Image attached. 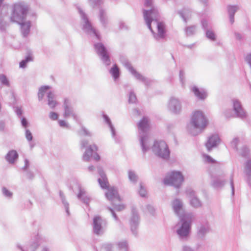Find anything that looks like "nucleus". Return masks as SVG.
I'll return each mask as SVG.
<instances>
[{"instance_id": "f257e3e1", "label": "nucleus", "mask_w": 251, "mask_h": 251, "mask_svg": "<svg viewBox=\"0 0 251 251\" xmlns=\"http://www.w3.org/2000/svg\"><path fill=\"white\" fill-rule=\"evenodd\" d=\"M144 6L150 8V10H143V16L154 38L157 41L164 39L166 33L165 25L158 21V11L153 5V0H145Z\"/></svg>"}, {"instance_id": "f03ea898", "label": "nucleus", "mask_w": 251, "mask_h": 251, "mask_svg": "<svg viewBox=\"0 0 251 251\" xmlns=\"http://www.w3.org/2000/svg\"><path fill=\"white\" fill-rule=\"evenodd\" d=\"M207 125V121L203 113L200 111H196L193 113L187 129L191 135L196 136L205 128Z\"/></svg>"}, {"instance_id": "7ed1b4c3", "label": "nucleus", "mask_w": 251, "mask_h": 251, "mask_svg": "<svg viewBox=\"0 0 251 251\" xmlns=\"http://www.w3.org/2000/svg\"><path fill=\"white\" fill-rule=\"evenodd\" d=\"M139 129V141L140 146L144 154L150 149V140L147 134V131L150 127L149 120L147 117H144L138 123Z\"/></svg>"}, {"instance_id": "20e7f679", "label": "nucleus", "mask_w": 251, "mask_h": 251, "mask_svg": "<svg viewBox=\"0 0 251 251\" xmlns=\"http://www.w3.org/2000/svg\"><path fill=\"white\" fill-rule=\"evenodd\" d=\"M29 11L28 5L25 2H18L14 4L10 16L12 22L18 23L25 21Z\"/></svg>"}, {"instance_id": "39448f33", "label": "nucleus", "mask_w": 251, "mask_h": 251, "mask_svg": "<svg viewBox=\"0 0 251 251\" xmlns=\"http://www.w3.org/2000/svg\"><path fill=\"white\" fill-rule=\"evenodd\" d=\"M181 226L176 233L181 240H186L189 236L192 221V214H185L180 216Z\"/></svg>"}, {"instance_id": "423d86ee", "label": "nucleus", "mask_w": 251, "mask_h": 251, "mask_svg": "<svg viewBox=\"0 0 251 251\" xmlns=\"http://www.w3.org/2000/svg\"><path fill=\"white\" fill-rule=\"evenodd\" d=\"M77 8L82 22V28L83 31L87 35L95 36L98 40H100V35L93 26L87 15L80 7H77Z\"/></svg>"}, {"instance_id": "0eeeda50", "label": "nucleus", "mask_w": 251, "mask_h": 251, "mask_svg": "<svg viewBox=\"0 0 251 251\" xmlns=\"http://www.w3.org/2000/svg\"><path fill=\"white\" fill-rule=\"evenodd\" d=\"M151 149L155 155L164 160H168L170 158V150L167 144L164 141H155Z\"/></svg>"}, {"instance_id": "6e6552de", "label": "nucleus", "mask_w": 251, "mask_h": 251, "mask_svg": "<svg viewBox=\"0 0 251 251\" xmlns=\"http://www.w3.org/2000/svg\"><path fill=\"white\" fill-rule=\"evenodd\" d=\"M184 180V176L180 172L173 171L164 178L163 182L165 185L174 186L178 188Z\"/></svg>"}, {"instance_id": "1a4fd4ad", "label": "nucleus", "mask_w": 251, "mask_h": 251, "mask_svg": "<svg viewBox=\"0 0 251 251\" xmlns=\"http://www.w3.org/2000/svg\"><path fill=\"white\" fill-rule=\"evenodd\" d=\"M107 222L106 219H103L101 216L97 215L93 219V232L98 236L103 235L106 230Z\"/></svg>"}, {"instance_id": "9d476101", "label": "nucleus", "mask_w": 251, "mask_h": 251, "mask_svg": "<svg viewBox=\"0 0 251 251\" xmlns=\"http://www.w3.org/2000/svg\"><path fill=\"white\" fill-rule=\"evenodd\" d=\"M94 49L97 54L100 56L102 63L106 66L110 65L111 61L108 51L102 43H95Z\"/></svg>"}, {"instance_id": "9b49d317", "label": "nucleus", "mask_w": 251, "mask_h": 251, "mask_svg": "<svg viewBox=\"0 0 251 251\" xmlns=\"http://www.w3.org/2000/svg\"><path fill=\"white\" fill-rule=\"evenodd\" d=\"M211 176L213 178L211 185L215 189L222 188L227 182L225 174L222 170L218 169L215 172L212 173Z\"/></svg>"}, {"instance_id": "f8f14e48", "label": "nucleus", "mask_w": 251, "mask_h": 251, "mask_svg": "<svg viewBox=\"0 0 251 251\" xmlns=\"http://www.w3.org/2000/svg\"><path fill=\"white\" fill-rule=\"evenodd\" d=\"M124 66L130 72V73L138 80L142 82L147 86H150L152 80L143 76L142 75L138 72L132 66L131 63L127 60L123 62Z\"/></svg>"}, {"instance_id": "ddd939ff", "label": "nucleus", "mask_w": 251, "mask_h": 251, "mask_svg": "<svg viewBox=\"0 0 251 251\" xmlns=\"http://www.w3.org/2000/svg\"><path fill=\"white\" fill-rule=\"evenodd\" d=\"M139 224L140 217L137 210L133 206L131 209V214L129 219V225L130 230L135 237L138 235V228Z\"/></svg>"}, {"instance_id": "4468645a", "label": "nucleus", "mask_w": 251, "mask_h": 251, "mask_svg": "<svg viewBox=\"0 0 251 251\" xmlns=\"http://www.w3.org/2000/svg\"><path fill=\"white\" fill-rule=\"evenodd\" d=\"M29 14L30 16V20H28L27 21H25V20L17 23L18 24L20 25L21 33L24 37H26L28 35L31 26V21L35 20L36 18L35 13L33 12Z\"/></svg>"}, {"instance_id": "2eb2a0df", "label": "nucleus", "mask_w": 251, "mask_h": 251, "mask_svg": "<svg viewBox=\"0 0 251 251\" xmlns=\"http://www.w3.org/2000/svg\"><path fill=\"white\" fill-rule=\"evenodd\" d=\"M98 147L95 144L89 146L86 149L83 155V160L85 161H89L91 157H93L96 161L100 159V156L97 153Z\"/></svg>"}, {"instance_id": "dca6fc26", "label": "nucleus", "mask_w": 251, "mask_h": 251, "mask_svg": "<svg viewBox=\"0 0 251 251\" xmlns=\"http://www.w3.org/2000/svg\"><path fill=\"white\" fill-rule=\"evenodd\" d=\"M63 108L64 110V117L67 118L69 116H72L75 120H77V115L74 112V108L69 99H65L64 100Z\"/></svg>"}, {"instance_id": "f3484780", "label": "nucleus", "mask_w": 251, "mask_h": 251, "mask_svg": "<svg viewBox=\"0 0 251 251\" xmlns=\"http://www.w3.org/2000/svg\"><path fill=\"white\" fill-rule=\"evenodd\" d=\"M168 107L169 110L174 114H179L181 110V103L180 100L174 97L170 99Z\"/></svg>"}, {"instance_id": "a211bd4d", "label": "nucleus", "mask_w": 251, "mask_h": 251, "mask_svg": "<svg viewBox=\"0 0 251 251\" xmlns=\"http://www.w3.org/2000/svg\"><path fill=\"white\" fill-rule=\"evenodd\" d=\"M172 207L175 214L180 219V216L190 213H185L183 208V203L181 200L178 199H175L172 203Z\"/></svg>"}, {"instance_id": "6ab92c4d", "label": "nucleus", "mask_w": 251, "mask_h": 251, "mask_svg": "<svg viewBox=\"0 0 251 251\" xmlns=\"http://www.w3.org/2000/svg\"><path fill=\"white\" fill-rule=\"evenodd\" d=\"M97 169L98 174L100 176V177L98 179L100 187L103 189H108L109 188L108 179L102 167L99 166L97 167Z\"/></svg>"}, {"instance_id": "aec40b11", "label": "nucleus", "mask_w": 251, "mask_h": 251, "mask_svg": "<svg viewBox=\"0 0 251 251\" xmlns=\"http://www.w3.org/2000/svg\"><path fill=\"white\" fill-rule=\"evenodd\" d=\"M220 138L217 135H212L209 137L205 146L208 151H210L212 148L216 147L220 143Z\"/></svg>"}, {"instance_id": "412c9836", "label": "nucleus", "mask_w": 251, "mask_h": 251, "mask_svg": "<svg viewBox=\"0 0 251 251\" xmlns=\"http://www.w3.org/2000/svg\"><path fill=\"white\" fill-rule=\"evenodd\" d=\"M107 192L105 193V197L112 203L114 200H117L118 201H121V198L118 194L117 189L114 187L108 188Z\"/></svg>"}, {"instance_id": "4be33fe9", "label": "nucleus", "mask_w": 251, "mask_h": 251, "mask_svg": "<svg viewBox=\"0 0 251 251\" xmlns=\"http://www.w3.org/2000/svg\"><path fill=\"white\" fill-rule=\"evenodd\" d=\"M190 196V203L192 206L198 208L202 206L201 201L198 198L196 193L193 190L188 191Z\"/></svg>"}, {"instance_id": "5701e85b", "label": "nucleus", "mask_w": 251, "mask_h": 251, "mask_svg": "<svg viewBox=\"0 0 251 251\" xmlns=\"http://www.w3.org/2000/svg\"><path fill=\"white\" fill-rule=\"evenodd\" d=\"M77 198L82 201L86 205H88L90 201L91 198L86 195V191L84 189L79 186V193L77 196Z\"/></svg>"}, {"instance_id": "b1692460", "label": "nucleus", "mask_w": 251, "mask_h": 251, "mask_svg": "<svg viewBox=\"0 0 251 251\" xmlns=\"http://www.w3.org/2000/svg\"><path fill=\"white\" fill-rule=\"evenodd\" d=\"M248 115L243 108L240 101L236 100V117L240 118L245 120L247 118Z\"/></svg>"}, {"instance_id": "393cba45", "label": "nucleus", "mask_w": 251, "mask_h": 251, "mask_svg": "<svg viewBox=\"0 0 251 251\" xmlns=\"http://www.w3.org/2000/svg\"><path fill=\"white\" fill-rule=\"evenodd\" d=\"M195 95L199 99L201 100H204L206 97L207 94L205 90L203 89H200L196 86H194L192 89Z\"/></svg>"}, {"instance_id": "a878e982", "label": "nucleus", "mask_w": 251, "mask_h": 251, "mask_svg": "<svg viewBox=\"0 0 251 251\" xmlns=\"http://www.w3.org/2000/svg\"><path fill=\"white\" fill-rule=\"evenodd\" d=\"M210 227L208 224L201 225L198 230V236L199 238H203L209 232Z\"/></svg>"}, {"instance_id": "bb28decb", "label": "nucleus", "mask_w": 251, "mask_h": 251, "mask_svg": "<svg viewBox=\"0 0 251 251\" xmlns=\"http://www.w3.org/2000/svg\"><path fill=\"white\" fill-rule=\"evenodd\" d=\"M245 172L248 177L247 182L251 187V159L248 160L246 163Z\"/></svg>"}, {"instance_id": "cd10ccee", "label": "nucleus", "mask_w": 251, "mask_h": 251, "mask_svg": "<svg viewBox=\"0 0 251 251\" xmlns=\"http://www.w3.org/2000/svg\"><path fill=\"white\" fill-rule=\"evenodd\" d=\"M18 157V154L16 151L11 150L7 153L5 156V159L9 163H13Z\"/></svg>"}, {"instance_id": "c85d7f7f", "label": "nucleus", "mask_w": 251, "mask_h": 251, "mask_svg": "<svg viewBox=\"0 0 251 251\" xmlns=\"http://www.w3.org/2000/svg\"><path fill=\"white\" fill-rule=\"evenodd\" d=\"M99 19L103 27H106L108 24V18L105 11L102 8L100 9Z\"/></svg>"}, {"instance_id": "c756f323", "label": "nucleus", "mask_w": 251, "mask_h": 251, "mask_svg": "<svg viewBox=\"0 0 251 251\" xmlns=\"http://www.w3.org/2000/svg\"><path fill=\"white\" fill-rule=\"evenodd\" d=\"M227 11L230 23L232 25L234 22V15L235 13V6L229 5L227 6Z\"/></svg>"}, {"instance_id": "7c9ffc66", "label": "nucleus", "mask_w": 251, "mask_h": 251, "mask_svg": "<svg viewBox=\"0 0 251 251\" xmlns=\"http://www.w3.org/2000/svg\"><path fill=\"white\" fill-rule=\"evenodd\" d=\"M103 118L105 123L108 125L110 129L113 138H115L116 136V130L113 125H112L110 118L107 115L104 114H103Z\"/></svg>"}, {"instance_id": "2f4dec72", "label": "nucleus", "mask_w": 251, "mask_h": 251, "mask_svg": "<svg viewBox=\"0 0 251 251\" xmlns=\"http://www.w3.org/2000/svg\"><path fill=\"white\" fill-rule=\"evenodd\" d=\"M114 79L116 80L120 76V70L116 64H114L109 71Z\"/></svg>"}, {"instance_id": "473e14b6", "label": "nucleus", "mask_w": 251, "mask_h": 251, "mask_svg": "<svg viewBox=\"0 0 251 251\" xmlns=\"http://www.w3.org/2000/svg\"><path fill=\"white\" fill-rule=\"evenodd\" d=\"M59 196L60 197V199L62 201V202L64 206V208L66 210V212L68 216H69L70 215V211H69V203L66 201L65 199V197L62 192L61 191H59Z\"/></svg>"}, {"instance_id": "72a5a7b5", "label": "nucleus", "mask_w": 251, "mask_h": 251, "mask_svg": "<svg viewBox=\"0 0 251 251\" xmlns=\"http://www.w3.org/2000/svg\"><path fill=\"white\" fill-rule=\"evenodd\" d=\"M50 89V87L48 85L42 86L39 88L38 93V97L39 101L43 100L46 91Z\"/></svg>"}, {"instance_id": "f704fd0d", "label": "nucleus", "mask_w": 251, "mask_h": 251, "mask_svg": "<svg viewBox=\"0 0 251 251\" xmlns=\"http://www.w3.org/2000/svg\"><path fill=\"white\" fill-rule=\"evenodd\" d=\"M233 109H227L224 112V115L226 118L233 117L235 113V100H232Z\"/></svg>"}, {"instance_id": "c9c22d12", "label": "nucleus", "mask_w": 251, "mask_h": 251, "mask_svg": "<svg viewBox=\"0 0 251 251\" xmlns=\"http://www.w3.org/2000/svg\"><path fill=\"white\" fill-rule=\"evenodd\" d=\"M190 11L186 8H184L183 10L178 11V14L180 16L185 23L187 22V19L190 16Z\"/></svg>"}, {"instance_id": "e433bc0d", "label": "nucleus", "mask_w": 251, "mask_h": 251, "mask_svg": "<svg viewBox=\"0 0 251 251\" xmlns=\"http://www.w3.org/2000/svg\"><path fill=\"white\" fill-rule=\"evenodd\" d=\"M196 30L197 26L196 25L187 26L185 28V34L187 36H192L196 33Z\"/></svg>"}, {"instance_id": "4c0bfd02", "label": "nucleus", "mask_w": 251, "mask_h": 251, "mask_svg": "<svg viewBox=\"0 0 251 251\" xmlns=\"http://www.w3.org/2000/svg\"><path fill=\"white\" fill-rule=\"evenodd\" d=\"M118 249L121 251H128V243L126 240L117 243Z\"/></svg>"}, {"instance_id": "58836bf2", "label": "nucleus", "mask_w": 251, "mask_h": 251, "mask_svg": "<svg viewBox=\"0 0 251 251\" xmlns=\"http://www.w3.org/2000/svg\"><path fill=\"white\" fill-rule=\"evenodd\" d=\"M128 178L131 182L136 183L138 181V176L135 174L134 172L129 170L128 172Z\"/></svg>"}, {"instance_id": "ea45409f", "label": "nucleus", "mask_w": 251, "mask_h": 251, "mask_svg": "<svg viewBox=\"0 0 251 251\" xmlns=\"http://www.w3.org/2000/svg\"><path fill=\"white\" fill-rule=\"evenodd\" d=\"M32 60V57L30 55H27L26 56L25 59L22 60L20 62V67L22 68H25L26 66L27 63Z\"/></svg>"}, {"instance_id": "a19ab883", "label": "nucleus", "mask_w": 251, "mask_h": 251, "mask_svg": "<svg viewBox=\"0 0 251 251\" xmlns=\"http://www.w3.org/2000/svg\"><path fill=\"white\" fill-rule=\"evenodd\" d=\"M205 36L209 40L214 41L216 40V35L214 32L209 29H207L205 31Z\"/></svg>"}, {"instance_id": "79ce46f5", "label": "nucleus", "mask_w": 251, "mask_h": 251, "mask_svg": "<svg viewBox=\"0 0 251 251\" xmlns=\"http://www.w3.org/2000/svg\"><path fill=\"white\" fill-rule=\"evenodd\" d=\"M137 101V98L134 91L131 90L128 95V102L129 103H134Z\"/></svg>"}, {"instance_id": "37998d69", "label": "nucleus", "mask_w": 251, "mask_h": 251, "mask_svg": "<svg viewBox=\"0 0 251 251\" xmlns=\"http://www.w3.org/2000/svg\"><path fill=\"white\" fill-rule=\"evenodd\" d=\"M0 82L3 84L7 87L10 86V83L7 79L6 76L5 75H0Z\"/></svg>"}, {"instance_id": "c03bdc74", "label": "nucleus", "mask_w": 251, "mask_h": 251, "mask_svg": "<svg viewBox=\"0 0 251 251\" xmlns=\"http://www.w3.org/2000/svg\"><path fill=\"white\" fill-rule=\"evenodd\" d=\"M89 4L93 7L100 5L103 3V0H88Z\"/></svg>"}, {"instance_id": "a18cd8bd", "label": "nucleus", "mask_w": 251, "mask_h": 251, "mask_svg": "<svg viewBox=\"0 0 251 251\" xmlns=\"http://www.w3.org/2000/svg\"><path fill=\"white\" fill-rule=\"evenodd\" d=\"M2 194L8 198H11L13 196V193L8 190L6 187H3L2 188Z\"/></svg>"}, {"instance_id": "49530a36", "label": "nucleus", "mask_w": 251, "mask_h": 251, "mask_svg": "<svg viewBox=\"0 0 251 251\" xmlns=\"http://www.w3.org/2000/svg\"><path fill=\"white\" fill-rule=\"evenodd\" d=\"M139 194L142 197H145L147 194L146 189L143 187L142 184H140V190L139 191Z\"/></svg>"}, {"instance_id": "de8ad7c7", "label": "nucleus", "mask_w": 251, "mask_h": 251, "mask_svg": "<svg viewBox=\"0 0 251 251\" xmlns=\"http://www.w3.org/2000/svg\"><path fill=\"white\" fill-rule=\"evenodd\" d=\"M7 26V24L5 22L1 17H0V29L4 31Z\"/></svg>"}, {"instance_id": "09e8293b", "label": "nucleus", "mask_w": 251, "mask_h": 251, "mask_svg": "<svg viewBox=\"0 0 251 251\" xmlns=\"http://www.w3.org/2000/svg\"><path fill=\"white\" fill-rule=\"evenodd\" d=\"M249 152V150L248 148L245 146V147H243L241 149V151H240V154L243 157H246L248 155Z\"/></svg>"}, {"instance_id": "8fccbe9b", "label": "nucleus", "mask_w": 251, "mask_h": 251, "mask_svg": "<svg viewBox=\"0 0 251 251\" xmlns=\"http://www.w3.org/2000/svg\"><path fill=\"white\" fill-rule=\"evenodd\" d=\"M179 79L180 81V82L182 84V86H183L185 82V73L184 71L180 70L179 71Z\"/></svg>"}, {"instance_id": "3c124183", "label": "nucleus", "mask_w": 251, "mask_h": 251, "mask_svg": "<svg viewBox=\"0 0 251 251\" xmlns=\"http://www.w3.org/2000/svg\"><path fill=\"white\" fill-rule=\"evenodd\" d=\"M102 248L105 251H111L113 248V245L111 243H106L102 245Z\"/></svg>"}, {"instance_id": "603ef678", "label": "nucleus", "mask_w": 251, "mask_h": 251, "mask_svg": "<svg viewBox=\"0 0 251 251\" xmlns=\"http://www.w3.org/2000/svg\"><path fill=\"white\" fill-rule=\"evenodd\" d=\"M107 209L109 210V211L111 212L113 218L114 219V220L117 222H120V223H121V221L120 220V219H119L118 217L117 216V215H116V213L115 212V211H114V210L111 208V207H107Z\"/></svg>"}, {"instance_id": "864d4df0", "label": "nucleus", "mask_w": 251, "mask_h": 251, "mask_svg": "<svg viewBox=\"0 0 251 251\" xmlns=\"http://www.w3.org/2000/svg\"><path fill=\"white\" fill-rule=\"evenodd\" d=\"M25 137L28 142H30L32 140L33 136L32 133L28 129L25 130Z\"/></svg>"}, {"instance_id": "5fc2aeb1", "label": "nucleus", "mask_w": 251, "mask_h": 251, "mask_svg": "<svg viewBox=\"0 0 251 251\" xmlns=\"http://www.w3.org/2000/svg\"><path fill=\"white\" fill-rule=\"evenodd\" d=\"M15 109V112L16 113L17 115L19 117L21 118L22 116V115L23 114V111L21 107L18 106H16L14 107Z\"/></svg>"}, {"instance_id": "6e6d98bb", "label": "nucleus", "mask_w": 251, "mask_h": 251, "mask_svg": "<svg viewBox=\"0 0 251 251\" xmlns=\"http://www.w3.org/2000/svg\"><path fill=\"white\" fill-rule=\"evenodd\" d=\"M112 204L114 206V209L118 211H122L125 208V206L123 204L114 205L113 202L112 203Z\"/></svg>"}, {"instance_id": "4d7b16f0", "label": "nucleus", "mask_w": 251, "mask_h": 251, "mask_svg": "<svg viewBox=\"0 0 251 251\" xmlns=\"http://www.w3.org/2000/svg\"><path fill=\"white\" fill-rule=\"evenodd\" d=\"M57 104V101L55 100H48V104L51 109H54Z\"/></svg>"}, {"instance_id": "13d9d810", "label": "nucleus", "mask_w": 251, "mask_h": 251, "mask_svg": "<svg viewBox=\"0 0 251 251\" xmlns=\"http://www.w3.org/2000/svg\"><path fill=\"white\" fill-rule=\"evenodd\" d=\"M24 171L26 172V176L28 179H32L34 178V175L33 172L27 170Z\"/></svg>"}, {"instance_id": "bf43d9fd", "label": "nucleus", "mask_w": 251, "mask_h": 251, "mask_svg": "<svg viewBox=\"0 0 251 251\" xmlns=\"http://www.w3.org/2000/svg\"><path fill=\"white\" fill-rule=\"evenodd\" d=\"M49 117L52 120H56L58 119V115L56 112H50L49 115Z\"/></svg>"}, {"instance_id": "052dcab7", "label": "nucleus", "mask_w": 251, "mask_h": 251, "mask_svg": "<svg viewBox=\"0 0 251 251\" xmlns=\"http://www.w3.org/2000/svg\"><path fill=\"white\" fill-rule=\"evenodd\" d=\"M21 124H22V126L25 128H26V127H27L28 125V122L27 120H26V119L24 117H21Z\"/></svg>"}, {"instance_id": "680f3d73", "label": "nucleus", "mask_w": 251, "mask_h": 251, "mask_svg": "<svg viewBox=\"0 0 251 251\" xmlns=\"http://www.w3.org/2000/svg\"><path fill=\"white\" fill-rule=\"evenodd\" d=\"M201 23L202 28H203V30H204L206 31V30L208 29V23L206 20L202 19L201 21Z\"/></svg>"}, {"instance_id": "e2e57ef3", "label": "nucleus", "mask_w": 251, "mask_h": 251, "mask_svg": "<svg viewBox=\"0 0 251 251\" xmlns=\"http://www.w3.org/2000/svg\"><path fill=\"white\" fill-rule=\"evenodd\" d=\"M47 98H48V100H54L55 99V95L54 93L51 92L50 91L47 95Z\"/></svg>"}, {"instance_id": "0e129e2a", "label": "nucleus", "mask_w": 251, "mask_h": 251, "mask_svg": "<svg viewBox=\"0 0 251 251\" xmlns=\"http://www.w3.org/2000/svg\"><path fill=\"white\" fill-rule=\"evenodd\" d=\"M205 160L206 162L209 163H214L215 161L209 155H206L205 156Z\"/></svg>"}, {"instance_id": "69168bd1", "label": "nucleus", "mask_w": 251, "mask_h": 251, "mask_svg": "<svg viewBox=\"0 0 251 251\" xmlns=\"http://www.w3.org/2000/svg\"><path fill=\"white\" fill-rule=\"evenodd\" d=\"M58 124L61 127L67 128L69 127L68 124L64 120H59Z\"/></svg>"}, {"instance_id": "338daca9", "label": "nucleus", "mask_w": 251, "mask_h": 251, "mask_svg": "<svg viewBox=\"0 0 251 251\" xmlns=\"http://www.w3.org/2000/svg\"><path fill=\"white\" fill-rule=\"evenodd\" d=\"M29 166V162L27 159H25V165L22 168V170L24 171H26L27 170V168Z\"/></svg>"}, {"instance_id": "774afa93", "label": "nucleus", "mask_w": 251, "mask_h": 251, "mask_svg": "<svg viewBox=\"0 0 251 251\" xmlns=\"http://www.w3.org/2000/svg\"><path fill=\"white\" fill-rule=\"evenodd\" d=\"M182 251H194V250L187 245H184L182 247Z\"/></svg>"}]
</instances>
